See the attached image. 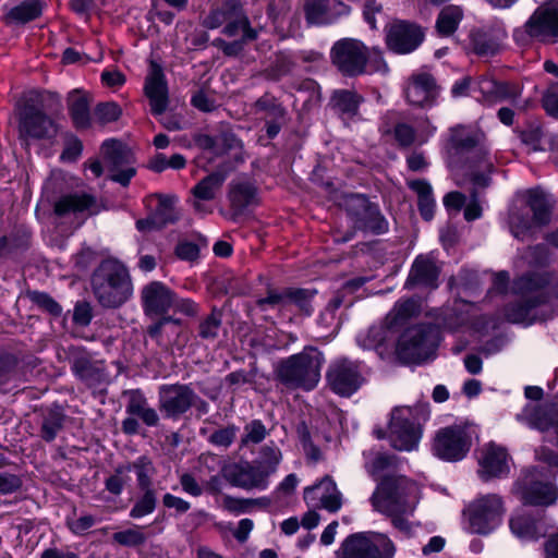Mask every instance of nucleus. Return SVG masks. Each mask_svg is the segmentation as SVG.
I'll return each mask as SVG.
<instances>
[{
    "mask_svg": "<svg viewBox=\"0 0 558 558\" xmlns=\"http://www.w3.org/2000/svg\"><path fill=\"white\" fill-rule=\"evenodd\" d=\"M27 298L41 312L49 314L53 318L62 315V306L48 292L38 290H28Z\"/></svg>",
    "mask_w": 558,
    "mask_h": 558,
    "instance_id": "nucleus-55",
    "label": "nucleus"
},
{
    "mask_svg": "<svg viewBox=\"0 0 558 558\" xmlns=\"http://www.w3.org/2000/svg\"><path fill=\"white\" fill-rule=\"evenodd\" d=\"M509 453L502 446L489 442L482 452L478 460L480 469L477 474L483 482H488L493 478H504L510 473L508 464Z\"/></svg>",
    "mask_w": 558,
    "mask_h": 558,
    "instance_id": "nucleus-28",
    "label": "nucleus"
},
{
    "mask_svg": "<svg viewBox=\"0 0 558 558\" xmlns=\"http://www.w3.org/2000/svg\"><path fill=\"white\" fill-rule=\"evenodd\" d=\"M73 375L88 388H97L106 383L107 369L104 362L95 361L86 355L75 356L71 362Z\"/></svg>",
    "mask_w": 558,
    "mask_h": 558,
    "instance_id": "nucleus-32",
    "label": "nucleus"
},
{
    "mask_svg": "<svg viewBox=\"0 0 558 558\" xmlns=\"http://www.w3.org/2000/svg\"><path fill=\"white\" fill-rule=\"evenodd\" d=\"M191 384H163L158 388V409L163 418L178 421L192 409Z\"/></svg>",
    "mask_w": 558,
    "mask_h": 558,
    "instance_id": "nucleus-19",
    "label": "nucleus"
},
{
    "mask_svg": "<svg viewBox=\"0 0 558 558\" xmlns=\"http://www.w3.org/2000/svg\"><path fill=\"white\" fill-rule=\"evenodd\" d=\"M157 502L156 490L141 492L129 512V517L134 520L147 517L155 512Z\"/></svg>",
    "mask_w": 558,
    "mask_h": 558,
    "instance_id": "nucleus-54",
    "label": "nucleus"
},
{
    "mask_svg": "<svg viewBox=\"0 0 558 558\" xmlns=\"http://www.w3.org/2000/svg\"><path fill=\"white\" fill-rule=\"evenodd\" d=\"M345 211L360 231L374 235H381L389 231V222L379 205L372 202L365 194H349L345 197Z\"/></svg>",
    "mask_w": 558,
    "mask_h": 558,
    "instance_id": "nucleus-10",
    "label": "nucleus"
},
{
    "mask_svg": "<svg viewBox=\"0 0 558 558\" xmlns=\"http://www.w3.org/2000/svg\"><path fill=\"white\" fill-rule=\"evenodd\" d=\"M320 487L324 488L325 493L319 497L320 505L324 509L329 512H337L342 506V495L337 488V484L330 475H325L318 484L308 486L304 489V500L316 499L314 494Z\"/></svg>",
    "mask_w": 558,
    "mask_h": 558,
    "instance_id": "nucleus-36",
    "label": "nucleus"
},
{
    "mask_svg": "<svg viewBox=\"0 0 558 558\" xmlns=\"http://www.w3.org/2000/svg\"><path fill=\"white\" fill-rule=\"evenodd\" d=\"M66 415L63 408L53 403L43 415L40 437L46 442H52L63 428Z\"/></svg>",
    "mask_w": 558,
    "mask_h": 558,
    "instance_id": "nucleus-44",
    "label": "nucleus"
},
{
    "mask_svg": "<svg viewBox=\"0 0 558 558\" xmlns=\"http://www.w3.org/2000/svg\"><path fill=\"white\" fill-rule=\"evenodd\" d=\"M531 425L539 432H547L553 428L555 432L556 420L550 412L542 407H535L530 414Z\"/></svg>",
    "mask_w": 558,
    "mask_h": 558,
    "instance_id": "nucleus-61",
    "label": "nucleus"
},
{
    "mask_svg": "<svg viewBox=\"0 0 558 558\" xmlns=\"http://www.w3.org/2000/svg\"><path fill=\"white\" fill-rule=\"evenodd\" d=\"M223 308L213 305L210 313L199 318L196 326V338L203 341H215L222 327Z\"/></svg>",
    "mask_w": 558,
    "mask_h": 558,
    "instance_id": "nucleus-45",
    "label": "nucleus"
},
{
    "mask_svg": "<svg viewBox=\"0 0 558 558\" xmlns=\"http://www.w3.org/2000/svg\"><path fill=\"white\" fill-rule=\"evenodd\" d=\"M525 204L532 211V217L519 215L512 226L513 235L521 240L530 236L534 227L547 226L551 218V206L539 186L526 191Z\"/></svg>",
    "mask_w": 558,
    "mask_h": 558,
    "instance_id": "nucleus-14",
    "label": "nucleus"
},
{
    "mask_svg": "<svg viewBox=\"0 0 558 558\" xmlns=\"http://www.w3.org/2000/svg\"><path fill=\"white\" fill-rule=\"evenodd\" d=\"M511 533L520 539L534 541L537 538V524L533 515L519 513L509 520Z\"/></svg>",
    "mask_w": 558,
    "mask_h": 558,
    "instance_id": "nucleus-50",
    "label": "nucleus"
},
{
    "mask_svg": "<svg viewBox=\"0 0 558 558\" xmlns=\"http://www.w3.org/2000/svg\"><path fill=\"white\" fill-rule=\"evenodd\" d=\"M398 331L386 320L381 325H373L363 335L359 333L356 343L363 350H374L380 360H385L389 353V342Z\"/></svg>",
    "mask_w": 558,
    "mask_h": 558,
    "instance_id": "nucleus-30",
    "label": "nucleus"
},
{
    "mask_svg": "<svg viewBox=\"0 0 558 558\" xmlns=\"http://www.w3.org/2000/svg\"><path fill=\"white\" fill-rule=\"evenodd\" d=\"M177 293L162 281L153 280L141 289V306L144 315L153 323L147 326L146 335L157 340L162 336L166 325H181V319L169 315Z\"/></svg>",
    "mask_w": 558,
    "mask_h": 558,
    "instance_id": "nucleus-4",
    "label": "nucleus"
},
{
    "mask_svg": "<svg viewBox=\"0 0 558 558\" xmlns=\"http://www.w3.org/2000/svg\"><path fill=\"white\" fill-rule=\"evenodd\" d=\"M330 60L345 77H357L366 72L367 47L355 38H341L330 49Z\"/></svg>",
    "mask_w": 558,
    "mask_h": 558,
    "instance_id": "nucleus-12",
    "label": "nucleus"
},
{
    "mask_svg": "<svg viewBox=\"0 0 558 558\" xmlns=\"http://www.w3.org/2000/svg\"><path fill=\"white\" fill-rule=\"evenodd\" d=\"M228 199L233 221L245 216L251 207L255 208L262 204L258 186L248 180L232 181L229 185Z\"/></svg>",
    "mask_w": 558,
    "mask_h": 558,
    "instance_id": "nucleus-27",
    "label": "nucleus"
},
{
    "mask_svg": "<svg viewBox=\"0 0 558 558\" xmlns=\"http://www.w3.org/2000/svg\"><path fill=\"white\" fill-rule=\"evenodd\" d=\"M320 353L312 355L305 351L281 359L275 367L276 379L288 388L311 391L319 383Z\"/></svg>",
    "mask_w": 558,
    "mask_h": 558,
    "instance_id": "nucleus-6",
    "label": "nucleus"
},
{
    "mask_svg": "<svg viewBox=\"0 0 558 558\" xmlns=\"http://www.w3.org/2000/svg\"><path fill=\"white\" fill-rule=\"evenodd\" d=\"M194 142L199 149L208 150L217 157L230 156L222 162H234V167H238L245 161L243 142L232 131L220 132L218 135L201 133L195 135Z\"/></svg>",
    "mask_w": 558,
    "mask_h": 558,
    "instance_id": "nucleus-21",
    "label": "nucleus"
},
{
    "mask_svg": "<svg viewBox=\"0 0 558 558\" xmlns=\"http://www.w3.org/2000/svg\"><path fill=\"white\" fill-rule=\"evenodd\" d=\"M178 197L175 195L153 193L147 195L143 203L148 211L147 217L137 219L135 227L140 232L160 231L169 225L180 220L175 208Z\"/></svg>",
    "mask_w": 558,
    "mask_h": 558,
    "instance_id": "nucleus-11",
    "label": "nucleus"
},
{
    "mask_svg": "<svg viewBox=\"0 0 558 558\" xmlns=\"http://www.w3.org/2000/svg\"><path fill=\"white\" fill-rule=\"evenodd\" d=\"M60 107V95L56 92L44 90L29 99L19 114V134L21 140H52L58 133V125L45 112V104Z\"/></svg>",
    "mask_w": 558,
    "mask_h": 558,
    "instance_id": "nucleus-5",
    "label": "nucleus"
},
{
    "mask_svg": "<svg viewBox=\"0 0 558 558\" xmlns=\"http://www.w3.org/2000/svg\"><path fill=\"white\" fill-rule=\"evenodd\" d=\"M143 90L148 99L150 113L154 117L163 114L169 106V85L163 68L155 60L149 62Z\"/></svg>",
    "mask_w": 558,
    "mask_h": 558,
    "instance_id": "nucleus-23",
    "label": "nucleus"
},
{
    "mask_svg": "<svg viewBox=\"0 0 558 558\" xmlns=\"http://www.w3.org/2000/svg\"><path fill=\"white\" fill-rule=\"evenodd\" d=\"M304 19L307 26H326L351 13V7L341 0H304Z\"/></svg>",
    "mask_w": 558,
    "mask_h": 558,
    "instance_id": "nucleus-24",
    "label": "nucleus"
},
{
    "mask_svg": "<svg viewBox=\"0 0 558 558\" xmlns=\"http://www.w3.org/2000/svg\"><path fill=\"white\" fill-rule=\"evenodd\" d=\"M317 294L316 289L286 287L287 306L294 305L305 317L314 314L313 300Z\"/></svg>",
    "mask_w": 558,
    "mask_h": 558,
    "instance_id": "nucleus-47",
    "label": "nucleus"
},
{
    "mask_svg": "<svg viewBox=\"0 0 558 558\" xmlns=\"http://www.w3.org/2000/svg\"><path fill=\"white\" fill-rule=\"evenodd\" d=\"M542 108L546 114L558 120V82L551 83L542 95Z\"/></svg>",
    "mask_w": 558,
    "mask_h": 558,
    "instance_id": "nucleus-62",
    "label": "nucleus"
},
{
    "mask_svg": "<svg viewBox=\"0 0 558 558\" xmlns=\"http://www.w3.org/2000/svg\"><path fill=\"white\" fill-rule=\"evenodd\" d=\"M326 380L333 393L344 398L354 395L363 384L359 364L347 357L339 359L329 365Z\"/></svg>",
    "mask_w": 558,
    "mask_h": 558,
    "instance_id": "nucleus-20",
    "label": "nucleus"
},
{
    "mask_svg": "<svg viewBox=\"0 0 558 558\" xmlns=\"http://www.w3.org/2000/svg\"><path fill=\"white\" fill-rule=\"evenodd\" d=\"M104 158L110 163V169H116L134 161L131 148L116 138H107L101 145Z\"/></svg>",
    "mask_w": 558,
    "mask_h": 558,
    "instance_id": "nucleus-43",
    "label": "nucleus"
},
{
    "mask_svg": "<svg viewBox=\"0 0 558 558\" xmlns=\"http://www.w3.org/2000/svg\"><path fill=\"white\" fill-rule=\"evenodd\" d=\"M440 269L435 262L423 255H418L412 263L408 278L404 283L405 289L424 287L435 289L438 287Z\"/></svg>",
    "mask_w": 558,
    "mask_h": 558,
    "instance_id": "nucleus-31",
    "label": "nucleus"
},
{
    "mask_svg": "<svg viewBox=\"0 0 558 558\" xmlns=\"http://www.w3.org/2000/svg\"><path fill=\"white\" fill-rule=\"evenodd\" d=\"M295 68L293 59L284 53L277 54L276 59L263 71L266 81L277 83L290 75Z\"/></svg>",
    "mask_w": 558,
    "mask_h": 558,
    "instance_id": "nucleus-52",
    "label": "nucleus"
},
{
    "mask_svg": "<svg viewBox=\"0 0 558 558\" xmlns=\"http://www.w3.org/2000/svg\"><path fill=\"white\" fill-rule=\"evenodd\" d=\"M260 462L256 465H262L263 471L268 472V476L276 471L278 464L281 460V452L280 450L275 446H264L260 449Z\"/></svg>",
    "mask_w": 558,
    "mask_h": 558,
    "instance_id": "nucleus-63",
    "label": "nucleus"
},
{
    "mask_svg": "<svg viewBox=\"0 0 558 558\" xmlns=\"http://www.w3.org/2000/svg\"><path fill=\"white\" fill-rule=\"evenodd\" d=\"M125 412L128 416L121 423V430L126 436L143 435L137 418L147 427H157L160 423L157 410L149 407L144 396L131 398L125 405Z\"/></svg>",
    "mask_w": 558,
    "mask_h": 558,
    "instance_id": "nucleus-25",
    "label": "nucleus"
},
{
    "mask_svg": "<svg viewBox=\"0 0 558 558\" xmlns=\"http://www.w3.org/2000/svg\"><path fill=\"white\" fill-rule=\"evenodd\" d=\"M221 474L233 487L265 489L268 486V472L263 471L262 465H256L247 460L223 465Z\"/></svg>",
    "mask_w": 558,
    "mask_h": 558,
    "instance_id": "nucleus-22",
    "label": "nucleus"
},
{
    "mask_svg": "<svg viewBox=\"0 0 558 558\" xmlns=\"http://www.w3.org/2000/svg\"><path fill=\"white\" fill-rule=\"evenodd\" d=\"M438 86L433 74L421 72L413 74L405 89L409 105L417 108H429L436 104Z\"/></svg>",
    "mask_w": 558,
    "mask_h": 558,
    "instance_id": "nucleus-29",
    "label": "nucleus"
},
{
    "mask_svg": "<svg viewBox=\"0 0 558 558\" xmlns=\"http://www.w3.org/2000/svg\"><path fill=\"white\" fill-rule=\"evenodd\" d=\"M126 472H134L136 475L137 488L140 492L156 490L153 486V462L147 456H140L134 461L124 464Z\"/></svg>",
    "mask_w": 558,
    "mask_h": 558,
    "instance_id": "nucleus-46",
    "label": "nucleus"
},
{
    "mask_svg": "<svg viewBox=\"0 0 558 558\" xmlns=\"http://www.w3.org/2000/svg\"><path fill=\"white\" fill-rule=\"evenodd\" d=\"M472 434L466 424H452L436 430L430 451L444 462H460L472 448Z\"/></svg>",
    "mask_w": 558,
    "mask_h": 558,
    "instance_id": "nucleus-8",
    "label": "nucleus"
},
{
    "mask_svg": "<svg viewBox=\"0 0 558 558\" xmlns=\"http://www.w3.org/2000/svg\"><path fill=\"white\" fill-rule=\"evenodd\" d=\"M92 291L104 308H119L133 294L128 267L117 258H105L90 275Z\"/></svg>",
    "mask_w": 558,
    "mask_h": 558,
    "instance_id": "nucleus-1",
    "label": "nucleus"
},
{
    "mask_svg": "<svg viewBox=\"0 0 558 558\" xmlns=\"http://www.w3.org/2000/svg\"><path fill=\"white\" fill-rule=\"evenodd\" d=\"M425 29L416 22L395 20L386 27V46L397 54H409L420 48L425 40Z\"/></svg>",
    "mask_w": 558,
    "mask_h": 558,
    "instance_id": "nucleus-17",
    "label": "nucleus"
},
{
    "mask_svg": "<svg viewBox=\"0 0 558 558\" xmlns=\"http://www.w3.org/2000/svg\"><path fill=\"white\" fill-rule=\"evenodd\" d=\"M31 232L26 229H16L9 235L0 236V257H5L19 251H26L31 245Z\"/></svg>",
    "mask_w": 558,
    "mask_h": 558,
    "instance_id": "nucleus-48",
    "label": "nucleus"
},
{
    "mask_svg": "<svg viewBox=\"0 0 558 558\" xmlns=\"http://www.w3.org/2000/svg\"><path fill=\"white\" fill-rule=\"evenodd\" d=\"M238 427L233 424L218 428L208 437V442L216 447L229 448L236 437Z\"/></svg>",
    "mask_w": 558,
    "mask_h": 558,
    "instance_id": "nucleus-60",
    "label": "nucleus"
},
{
    "mask_svg": "<svg viewBox=\"0 0 558 558\" xmlns=\"http://www.w3.org/2000/svg\"><path fill=\"white\" fill-rule=\"evenodd\" d=\"M485 134L464 124H456L448 130L442 153L447 167L451 171L464 167H475L476 160L485 159L487 151L482 146Z\"/></svg>",
    "mask_w": 558,
    "mask_h": 558,
    "instance_id": "nucleus-2",
    "label": "nucleus"
},
{
    "mask_svg": "<svg viewBox=\"0 0 558 558\" xmlns=\"http://www.w3.org/2000/svg\"><path fill=\"white\" fill-rule=\"evenodd\" d=\"M513 41L519 47H530L533 41L558 43V9L544 3L537 7L522 27L513 29Z\"/></svg>",
    "mask_w": 558,
    "mask_h": 558,
    "instance_id": "nucleus-7",
    "label": "nucleus"
},
{
    "mask_svg": "<svg viewBox=\"0 0 558 558\" xmlns=\"http://www.w3.org/2000/svg\"><path fill=\"white\" fill-rule=\"evenodd\" d=\"M378 536L381 548L364 532L350 534L342 541L337 555L339 558H393L396 546L392 541L384 534Z\"/></svg>",
    "mask_w": 558,
    "mask_h": 558,
    "instance_id": "nucleus-16",
    "label": "nucleus"
},
{
    "mask_svg": "<svg viewBox=\"0 0 558 558\" xmlns=\"http://www.w3.org/2000/svg\"><path fill=\"white\" fill-rule=\"evenodd\" d=\"M502 498L497 494H488L476 499L469 507V525L471 532L487 536L497 530L505 515Z\"/></svg>",
    "mask_w": 558,
    "mask_h": 558,
    "instance_id": "nucleus-13",
    "label": "nucleus"
},
{
    "mask_svg": "<svg viewBox=\"0 0 558 558\" xmlns=\"http://www.w3.org/2000/svg\"><path fill=\"white\" fill-rule=\"evenodd\" d=\"M553 276L549 271L529 270L513 279L511 291L517 296H531L537 293L550 295L547 288Z\"/></svg>",
    "mask_w": 558,
    "mask_h": 558,
    "instance_id": "nucleus-34",
    "label": "nucleus"
},
{
    "mask_svg": "<svg viewBox=\"0 0 558 558\" xmlns=\"http://www.w3.org/2000/svg\"><path fill=\"white\" fill-rule=\"evenodd\" d=\"M439 340V329L434 324L408 327L396 342V357L403 366L422 365L436 357Z\"/></svg>",
    "mask_w": 558,
    "mask_h": 558,
    "instance_id": "nucleus-3",
    "label": "nucleus"
},
{
    "mask_svg": "<svg viewBox=\"0 0 558 558\" xmlns=\"http://www.w3.org/2000/svg\"><path fill=\"white\" fill-rule=\"evenodd\" d=\"M408 187L417 195V209L424 221H430L435 216L436 201L432 184L426 179H414L407 182Z\"/></svg>",
    "mask_w": 558,
    "mask_h": 558,
    "instance_id": "nucleus-40",
    "label": "nucleus"
},
{
    "mask_svg": "<svg viewBox=\"0 0 558 558\" xmlns=\"http://www.w3.org/2000/svg\"><path fill=\"white\" fill-rule=\"evenodd\" d=\"M390 441L399 451H412L422 438L420 422L412 420L409 408H395L389 422Z\"/></svg>",
    "mask_w": 558,
    "mask_h": 558,
    "instance_id": "nucleus-18",
    "label": "nucleus"
},
{
    "mask_svg": "<svg viewBox=\"0 0 558 558\" xmlns=\"http://www.w3.org/2000/svg\"><path fill=\"white\" fill-rule=\"evenodd\" d=\"M245 435L242 437L243 444H260L268 432L262 420L254 418L244 426Z\"/></svg>",
    "mask_w": 558,
    "mask_h": 558,
    "instance_id": "nucleus-64",
    "label": "nucleus"
},
{
    "mask_svg": "<svg viewBox=\"0 0 558 558\" xmlns=\"http://www.w3.org/2000/svg\"><path fill=\"white\" fill-rule=\"evenodd\" d=\"M122 116V109L116 101H100L93 110V117L97 124L106 125L118 121Z\"/></svg>",
    "mask_w": 558,
    "mask_h": 558,
    "instance_id": "nucleus-57",
    "label": "nucleus"
},
{
    "mask_svg": "<svg viewBox=\"0 0 558 558\" xmlns=\"http://www.w3.org/2000/svg\"><path fill=\"white\" fill-rule=\"evenodd\" d=\"M364 101V96L356 90L339 88L332 92L329 107L342 120H353L360 114V107Z\"/></svg>",
    "mask_w": 558,
    "mask_h": 558,
    "instance_id": "nucleus-35",
    "label": "nucleus"
},
{
    "mask_svg": "<svg viewBox=\"0 0 558 558\" xmlns=\"http://www.w3.org/2000/svg\"><path fill=\"white\" fill-rule=\"evenodd\" d=\"M416 303L412 299H408L397 304L386 316V322L397 331L403 328L408 320L416 314Z\"/></svg>",
    "mask_w": 558,
    "mask_h": 558,
    "instance_id": "nucleus-53",
    "label": "nucleus"
},
{
    "mask_svg": "<svg viewBox=\"0 0 558 558\" xmlns=\"http://www.w3.org/2000/svg\"><path fill=\"white\" fill-rule=\"evenodd\" d=\"M236 168L234 162H220L213 172L194 185L192 189L193 196L198 201L214 199L216 191L222 186L228 175Z\"/></svg>",
    "mask_w": 558,
    "mask_h": 558,
    "instance_id": "nucleus-33",
    "label": "nucleus"
},
{
    "mask_svg": "<svg viewBox=\"0 0 558 558\" xmlns=\"http://www.w3.org/2000/svg\"><path fill=\"white\" fill-rule=\"evenodd\" d=\"M185 166L186 159L182 154H173L168 158L165 154L157 153L149 159L147 168L155 173H161L169 168L181 170Z\"/></svg>",
    "mask_w": 558,
    "mask_h": 558,
    "instance_id": "nucleus-56",
    "label": "nucleus"
},
{
    "mask_svg": "<svg viewBox=\"0 0 558 558\" xmlns=\"http://www.w3.org/2000/svg\"><path fill=\"white\" fill-rule=\"evenodd\" d=\"M143 527L135 525L134 527L114 532L112 534V542L131 548L143 546L147 541V536L142 532Z\"/></svg>",
    "mask_w": 558,
    "mask_h": 558,
    "instance_id": "nucleus-58",
    "label": "nucleus"
},
{
    "mask_svg": "<svg viewBox=\"0 0 558 558\" xmlns=\"http://www.w3.org/2000/svg\"><path fill=\"white\" fill-rule=\"evenodd\" d=\"M507 38L508 32L505 23L500 20H493L470 29L469 49L478 58H493L501 51Z\"/></svg>",
    "mask_w": 558,
    "mask_h": 558,
    "instance_id": "nucleus-15",
    "label": "nucleus"
},
{
    "mask_svg": "<svg viewBox=\"0 0 558 558\" xmlns=\"http://www.w3.org/2000/svg\"><path fill=\"white\" fill-rule=\"evenodd\" d=\"M254 107L258 112L265 113V120H287V108L270 93H265L257 98Z\"/></svg>",
    "mask_w": 558,
    "mask_h": 558,
    "instance_id": "nucleus-51",
    "label": "nucleus"
},
{
    "mask_svg": "<svg viewBox=\"0 0 558 558\" xmlns=\"http://www.w3.org/2000/svg\"><path fill=\"white\" fill-rule=\"evenodd\" d=\"M550 295L537 293L531 296H519L517 300L508 302L502 307V316L506 322L515 325L532 326L536 323V317L532 314L536 308L547 305Z\"/></svg>",
    "mask_w": 558,
    "mask_h": 558,
    "instance_id": "nucleus-26",
    "label": "nucleus"
},
{
    "mask_svg": "<svg viewBox=\"0 0 558 558\" xmlns=\"http://www.w3.org/2000/svg\"><path fill=\"white\" fill-rule=\"evenodd\" d=\"M414 489V482L408 476L396 472L386 473L376 482V487L369 498L377 511L395 508L405 511L408 499Z\"/></svg>",
    "mask_w": 558,
    "mask_h": 558,
    "instance_id": "nucleus-9",
    "label": "nucleus"
},
{
    "mask_svg": "<svg viewBox=\"0 0 558 558\" xmlns=\"http://www.w3.org/2000/svg\"><path fill=\"white\" fill-rule=\"evenodd\" d=\"M558 498L557 489L549 483L534 481L523 486L521 499L527 506H550Z\"/></svg>",
    "mask_w": 558,
    "mask_h": 558,
    "instance_id": "nucleus-39",
    "label": "nucleus"
},
{
    "mask_svg": "<svg viewBox=\"0 0 558 558\" xmlns=\"http://www.w3.org/2000/svg\"><path fill=\"white\" fill-rule=\"evenodd\" d=\"M19 363L20 361L15 354L8 351L0 352V387L8 385L15 378Z\"/></svg>",
    "mask_w": 558,
    "mask_h": 558,
    "instance_id": "nucleus-59",
    "label": "nucleus"
},
{
    "mask_svg": "<svg viewBox=\"0 0 558 558\" xmlns=\"http://www.w3.org/2000/svg\"><path fill=\"white\" fill-rule=\"evenodd\" d=\"M45 8L43 0H23L3 15V21L7 25H25L39 19Z\"/></svg>",
    "mask_w": 558,
    "mask_h": 558,
    "instance_id": "nucleus-38",
    "label": "nucleus"
},
{
    "mask_svg": "<svg viewBox=\"0 0 558 558\" xmlns=\"http://www.w3.org/2000/svg\"><path fill=\"white\" fill-rule=\"evenodd\" d=\"M464 17L463 9L457 4L445 5L438 13L435 29L439 37H450L459 28Z\"/></svg>",
    "mask_w": 558,
    "mask_h": 558,
    "instance_id": "nucleus-42",
    "label": "nucleus"
},
{
    "mask_svg": "<svg viewBox=\"0 0 558 558\" xmlns=\"http://www.w3.org/2000/svg\"><path fill=\"white\" fill-rule=\"evenodd\" d=\"M68 111L75 130L85 131L92 128L94 117H92L89 99L78 89L69 94Z\"/></svg>",
    "mask_w": 558,
    "mask_h": 558,
    "instance_id": "nucleus-37",
    "label": "nucleus"
},
{
    "mask_svg": "<svg viewBox=\"0 0 558 558\" xmlns=\"http://www.w3.org/2000/svg\"><path fill=\"white\" fill-rule=\"evenodd\" d=\"M493 168L494 165L488 160V155H486L485 159L476 160L475 167H464L458 171L462 172L474 186L484 189L492 183L489 173H492Z\"/></svg>",
    "mask_w": 558,
    "mask_h": 558,
    "instance_id": "nucleus-49",
    "label": "nucleus"
},
{
    "mask_svg": "<svg viewBox=\"0 0 558 558\" xmlns=\"http://www.w3.org/2000/svg\"><path fill=\"white\" fill-rule=\"evenodd\" d=\"M96 205V197L88 193H69L59 197L53 205L58 217H65L71 213H83Z\"/></svg>",
    "mask_w": 558,
    "mask_h": 558,
    "instance_id": "nucleus-41",
    "label": "nucleus"
}]
</instances>
